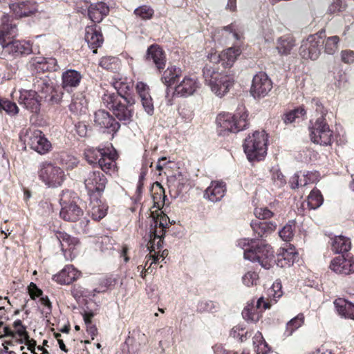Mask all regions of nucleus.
<instances>
[{"label": "nucleus", "mask_w": 354, "mask_h": 354, "mask_svg": "<svg viewBox=\"0 0 354 354\" xmlns=\"http://www.w3.org/2000/svg\"><path fill=\"white\" fill-rule=\"evenodd\" d=\"M324 52L328 55H333L338 48V44L339 42V37L338 36H331L327 38L324 37Z\"/></svg>", "instance_id": "obj_44"}, {"label": "nucleus", "mask_w": 354, "mask_h": 354, "mask_svg": "<svg viewBox=\"0 0 354 354\" xmlns=\"http://www.w3.org/2000/svg\"><path fill=\"white\" fill-rule=\"evenodd\" d=\"M154 215V212H152ZM169 218L162 211L157 212V216H153V223L151 224V237L157 239L165 235L166 230L168 227Z\"/></svg>", "instance_id": "obj_18"}, {"label": "nucleus", "mask_w": 354, "mask_h": 354, "mask_svg": "<svg viewBox=\"0 0 354 354\" xmlns=\"http://www.w3.org/2000/svg\"><path fill=\"white\" fill-rule=\"evenodd\" d=\"M82 78L81 73L74 69H68L62 75V86L64 90L67 92L72 91L73 88H77Z\"/></svg>", "instance_id": "obj_24"}, {"label": "nucleus", "mask_w": 354, "mask_h": 354, "mask_svg": "<svg viewBox=\"0 0 354 354\" xmlns=\"http://www.w3.org/2000/svg\"><path fill=\"white\" fill-rule=\"evenodd\" d=\"M257 239H243L238 241L237 245L244 250L243 255L248 250H252L256 245Z\"/></svg>", "instance_id": "obj_56"}, {"label": "nucleus", "mask_w": 354, "mask_h": 354, "mask_svg": "<svg viewBox=\"0 0 354 354\" xmlns=\"http://www.w3.org/2000/svg\"><path fill=\"white\" fill-rule=\"evenodd\" d=\"M226 191L225 183L222 181H213L206 189L204 197L212 202H217L221 200Z\"/></svg>", "instance_id": "obj_29"}, {"label": "nucleus", "mask_w": 354, "mask_h": 354, "mask_svg": "<svg viewBox=\"0 0 354 354\" xmlns=\"http://www.w3.org/2000/svg\"><path fill=\"white\" fill-rule=\"evenodd\" d=\"M330 268L339 274H350L354 272V257L348 254H341L334 258L330 264Z\"/></svg>", "instance_id": "obj_13"}, {"label": "nucleus", "mask_w": 354, "mask_h": 354, "mask_svg": "<svg viewBox=\"0 0 354 354\" xmlns=\"http://www.w3.org/2000/svg\"><path fill=\"white\" fill-rule=\"evenodd\" d=\"M165 235H162L157 239L151 237V233L149 234V241L147 244V249L150 252L155 251L156 249L160 250L162 248L163 239Z\"/></svg>", "instance_id": "obj_55"}, {"label": "nucleus", "mask_w": 354, "mask_h": 354, "mask_svg": "<svg viewBox=\"0 0 354 354\" xmlns=\"http://www.w3.org/2000/svg\"><path fill=\"white\" fill-rule=\"evenodd\" d=\"M243 318L247 322H257L259 319V313L253 304H248L242 311Z\"/></svg>", "instance_id": "obj_45"}, {"label": "nucleus", "mask_w": 354, "mask_h": 354, "mask_svg": "<svg viewBox=\"0 0 354 354\" xmlns=\"http://www.w3.org/2000/svg\"><path fill=\"white\" fill-rule=\"evenodd\" d=\"M136 91L144 110L149 115H152L154 112V106L149 86L145 83L139 82L136 84Z\"/></svg>", "instance_id": "obj_22"}, {"label": "nucleus", "mask_w": 354, "mask_h": 354, "mask_svg": "<svg viewBox=\"0 0 354 354\" xmlns=\"http://www.w3.org/2000/svg\"><path fill=\"white\" fill-rule=\"evenodd\" d=\"M30 64L37 73L45 71H55L57 70V60L55 58H46L44 57H32Z\"/></svg>", "instance_id": "obj_26"}, {"label": "nucleus", "mask_w": 354, "mask_h": 354, "mask_svg": "<svg viewBox=\"0 0 354 354\" xmlns=\"http://www.w3.org/2000/svg\"><path fill=\"white\" fill-rule=\"evenodd\" d=\"M109 13V6L102 1L91 3L88 8V16L94 24L101 22Z\"/></svg>", "instance_id": "obj_23"}, {"label": "nucleus", "mask_w": 354, "mask_h": 354, "mask_svg": "<svg viewBox=\"0 0 354 354\" xmlns=\"http://www.w3.org/2000/svg\"><path fill=\"white\" fill-rule=\"evenodd\" d=\"M85 41L93 50V53H97V48L101 47L104 42L101 27L97 24L87 26L85 28Z\"/></svg>", "instance_id": "obj_16"}, {"label": "nucleus", "mask_w": 354, "mask_h": 354, "mask_svg": "<svg viewBox=\"0 0 354 354\" xmlns=\"http://www.w3.org/2000/svg\"><path fill=\"white\" fill-rule=\"evenodd\" d=\"M10 8L17 18L29 17L37 11L35 5L28 1L10 4Z\"/></svg>", "instance_id": "obj_34"}, {"label": "nucleus", "mask_w": 354, "mask_h": 354, "mask_svg": "<svg viewBox=\"0 0 354 354\" xmlns=\"http://www.w3.org/2000/svg\"><path fill=\"white\" fill-rule=\"evenodd\" d=\"M113 87L116 93L109 92V94L118 95L124 102H127L129 105H134L136 103L135 96L131 93L133 89V83L125 82L121 80L115 81L113 83Z\"/></svg>", "instance_id": "obj_20"}, {"label": "nucleus", "mask_w": 354, "mask_h": 354, "mask_svg": "<svg viewBox=\"0 0 354 354\" xmlns=\"http://www.w3.org/2000/svg\"><path fill=\"white\" fill-rule=\"evenodd\" d=\"M220 74L221 73L218 71V69L210 64H206L203 68V75L208 86L214 78L218 77Z\"/></svg>", "instance_id": "obj_49"}, {"label": "nucleus", "mask_w": 354, "mask_h": 354, "mask_svg": "<svg viewBox=\"0 0 354 354\" xmlns=\"http://www.w3.org/2000/svg\"><path fill=\"white\" fill-rule=\"evenodd\" d=\"M63 94L62 91H57L53 87V91L44 96H41V98H44L45 101L51 104H57L61 102Z\"/></svg>", "instance_id": "obj_53"}, {"label": "nucleus", "mask_w": 354, "mask_h": 354, "mask_svg": "<svg viewBox=\"0 0 354 354\" xmlns=\"http://www.w3.org/2000/svg\"><path fill=\"white\" fill-rule=\"evenodd\" d=\"M105 148H94L90 147L85 150L84 157L86 161L90 164L95 166L98 165V161L100 160L101 158L104 156Z\"/></svg>", "instance_id": "obj_38"}, {"label": "nucleus", "mask_w": 354, "mask_h": 354, "mask_svg": "<svg viewBox=\"0 0 354 354\" xmlns=\"http://www.w3.org/2000/svg\"><path fill=\"white\" fill-rule=\"evenodd\" d=\"M13 327L16 330V333L21 337V339L29 338L28 333L26 330V327L23 325L20 319H17L13 323Z\"/></svg>", "instance_id": "obj_57"}, {"label": "nucleus", "mask_w": 354, "mask_h": 354, "mask_svg": "<svg viewBox=\"0 0 354 354\" xmlns=\"http://www.w3.org/2000/svg\"><path fill=\"white\" fill-rule=\"evenodd\" d=\"M42 98L33 91L21 93L19 102L21 105L30 110L32 113H37L40 111V101Z\"/></svg>", "instance_id": "obj_19"}, {"label": "nucleus", "mask_w": 354, "mask_h": 354, "mask_svg": "<svg viewBox=\"0 0 354 354\" xmlns=\"http://www.w3.org/2000/svg\"><path fill=\"white\" fill-rule=\"evenodd\" d=\"M133 13L141 19L147 20L152 18L154 11L150 6L143 5L136 8Z\"/></svg>", "instance_id": "obj_51"}, {"label": "nucleus", "mask_w": 354, "mask_h": 354, "mask_svg": "<svg viewBox=\"0 0 354 354\" xmlns=\"http://www.w3.org/2000/svg\"><path fill=\"white\" fill-rule=\"evenodd\" d=\"M182 71L175 66L168 67L161 77V82L167 86L166 98L169 97V87L179 81Z\"/></svg>", "instance_id": "obj_30"}, {"label": "nucleus", "mask_w": 354, "mask_h": 354, "mask_svg": "<svg viewBox=\"0 0 354 354\" xmlns=\"http://www.w3.org/2000/svg\"><path fill=\"white\" fill-rule=\"evenodd\" d=\"M317 171H305L303 174L304 179H301V186H305L308 183H313L318 178Z\"/></svg>", "instance_id": "obj_58"}, {"label": "nucleus", "mask_w": 354, "mask_h": 354, "mask_svg": "<svg viewBox=\"0 0 354 354\" xmlns=\"http://www.w3.org/2000/svg\"><path fill=\"white\" fill-rule=\"evenodd\" d=\"M298 254L293 249H283L282 252L277 256V259H274L273 263H275L278 267L286 268L293 265Z\"/></svg>", "instance_id": "obj_32"}, {"label": "nucleus", "mask_w": 354, "mask_h": 354, "mask_svg": "<svg viewBox=\"0 0 354 354\" xmlns=\"http://www.w3.org/2000/svg\"><path fill=\"white\" fill-rule=\"evenodd\" d=\"M346 5L342 0H333L328 6L327 12L330 15L337 14L345 10Z\"/></svg>", "instance_id": "obj_54"}, {"label": "nucleus", "mask_w": 354, "mask_h": 354, "mask_svg": "<svg viewBox=\"0 0 354 354\" xmlns=\"http://www.w3.org/2000/svg\"><path fill=\"white\" fill-rule=\"evenodd\" d=\"M37 173L39 180L48 187H58L65 180L64 170L47 161L39 164Z\"/></svg>", "instance_id": "obj_6"}, {"label": "nucleus", "mask_w": 354, "mask_h": 354, "mask_svg": "<svg viewBox=\"0 0 354 354\" xmlns=\"http://www.w3.org/2000/svg\"><path fill=\"white\" fill-rule=\"evenodd\" d=\"M341 59L345 64L354 62V51L351 50H344L341 51Z\"/></svg>", "instance_id": "obj_63"}, {"label": "nucleus", "mask_w": 354, "mask_h": 354, "mask_svg": "<svg viewBox=\"0 0 354 354\" xmlns=\"http://www.w3.org/2000/svg\"><path fill=\"white\" fill-rule=\"evenodd\" d=\"M24 142L31 149L41 155L48 153L52 148L50 142L39 129L28 130L24 136Z\"/></svg>", "instance_id": "obj_8"}, {"label": "nucleus", "mask_w": 354, "mask_h": 354, "mask_svg": "<svg viewBox=\"0 0 354 354\" xmlns=\"http://www.w3.org/2000/svg\"><path fill=\"white\" fill-rule=\"evenodd\" d=\"M234 82V80L232 75L221 73L220 75L214 78L209 86L217 96L222 97L229 91Z\"/></svg>", "instance_id": "obj_15"}, {"label": "nucleus", "mask_w": 354, "mask_h": 354, "mask_svg": "<svg viewBox=\"0 0 354 354\" xmlns=\"http://www.w3.org/2000/svg\"><path fill=\"white\" fill-rule=\"evenodd\" d=\"M248 113L244 106L239 107L234 114L220 113L216 117V124L223 132L237 133L248 127Z\"/></svg>", "instance_id": "obj_2"}, {"label": "nucleus", "mask_w": 354, "mask_h": 354, "mask_svg": "<svg viewBox=\"0 0 354 354\" xmlns=\"http://www.w3.org/2000/svg\"><path fill=\"white\" fill-rule=\"evenodd\" d=\"M333 304L339 315L354 319V304L353 303L344 298H337Z\"/></svg>", "instance_id": "obj_33"}, {"label": "nucleus", "mask_w": 354, "mask_h": 354, "mask_svg": "<svg viewBox=\"0 0 354 354\" xmlns=\"http://www.w3.org/2000/svg\"><path fill=\"white\" fill-rule=\"evenodd\" d=\"M295 45V40L292 37L283 36L277 39L276 48L279 54L288 55L290 53Z\"/></svg>", "instance_id": "obj_39"}, {"label": "nucleus", "mask_w": 354, "mask_h": 354, "mask_svg": "<svg viewBox=\"0 0 354 354\" xmlns=\"http://www.w3.org/2000/svg\"><path fill=\"white\" fill-rule=\"evenodd\" d=\"M120 99L118 95L109 94L106 91L102 96L104 105L113 112V115L122 124H128L132 120L133 105H129L127 102Z\"/></svg>", "instance_id": "obj_3"}, {"label": "nucleus", "mask_w": 354, "mask_h": 354, "mask_svg": "<svg viewBox=\"0 0 354 354\" xmlns=\"http://www.w3.org/2000/svg\"><path fill=\"white\" fill-rule=\"evenodd\" d=\"M324 201L323 196L319 189H313L308 197V205L310 209H316Z\"/></svg>", "instance_id": "obj_43"}, {"label": "nucleus", "mask_w": 354, "mask_h": 354, "mask_svg": "<svg viewBox=\"0 0 354 354\" xmlns=\"http://www.w3.org/2000/svg\"><path fill=\"white\" fill-rule=\"evenodd\" d=\"M254 234L263 239L272 234L277 228V224L272 221L254 220L250 223Z\"/></svg>", "instance_id": "obj_25"}, {"label": "nucleus", "mask_w": 354, "mask_h": 354, "mask_svg": "<svg viewBox=\"0 0 354 354\" xmlns=\"http://www.w3.org/2000/svg\"><path fill=\"white\" fill-rule=\"evenodd\" d=\"M240 55L239 49L230 48L220 54L218 63L223 67H231Z\"/></svg>", "instance_id": "obj_36"}, {"label": "nucleus", "mask_w": 354, "mask_h": 354, "mask_svg": "<svg viewBox=\"0 0 354 354\" xmlns=\"http://www.w3.org/2000/svg\"><path fill=\"white\" fill-rule=\"evenodd\" d=\"M60 162L67 169H73L77 165L79 162L75 157L64 153L60 157Z\"/></svg>", "instance_id": "obj_52"}, {"label": "nucleus", "mask_w": 354, "mask_h": 354, "mask_svg": "<svg viewBox=\"0 0 354 354\" xmlns=\"http://www.w3.org/2000/svg\"><path fill=\"white\" fill-rule=\"evenodd\" d=\"M309 130L310 140L314 143L323 146L331 145L333 131L323 116L317 118L315 123L309 127Z\"/></svg>", "instance_id": "obj_7"}, {"label": "nucleus", "mask_w": 354, "mask_h": 354, "mask_svg": "<svg viewBox=\"0 0 354 354\" xmlns=\"http://www.w3.org/2000/svg\"><path fill=\"white\" fill-rule=\"evenodd\" d=\"M95 124L104 129L109 133H115L120 128V124L108 111L100 109L94 114Z\"/></svg>", "instance_id": "obj_12"}, {"label": "nucleus", "mask_w": 354, "mask_h": 354, "mask_svg": "<svg viewBox=\"0 0 354 354\" xmlns=\"http://www.w3.org/2000/svg\"><path fill=\"white\" fill-rule=\"evenodd\" d=\"M272 88V82L268 75L263 72L256 74L252 79L250 93L254 98L266 96Z\"/></svg>", "instance_id": "obj_11"}, {"label": "nucleus", "mask_w": 354, "mask_h": 354, "mask_svg": "<svg viewBox=\"0 0 354 354\" xmlns=\"http://www.w3.org/2000/svg\"><path fill=\"white\" fill-rule=\"evenodd\" d=\"M306 114V111L304 108L299 107L291 110L282 116V120L286 124H291L295 121L296 118H299Z\"/></svg>", "instance_id": "obj_48"}, {"label": "nucleus", "mask_w": 354, "mask_h": 354, "mask_svg": "<svg viewBox=\"0 0 354 354\" xmlns=\"http://www.w3.org/2000/svg\"><path fill=\"white\" fill-rule=\"evenodd\" d=\"M100 196H97V199L90 198L89 212L91 217L95 221L102 219L107 213L108 205L100 200Z\"/></svg>", "instance_id": "obj_31"}, {"label": "nucleus", "mask_w": 354, "mask_h": 354, "mask_svg": "<svg viewBox=\"0 0 354 354\" xmlns=\"http://www.w3.org/2000/svg\"><path fill=\"white\" fill-rule=\"evenodd\" d=\"M220 308V305L218 302L211 300H201L199 301L197 306L196 311L200 313H214L217 312Z\"/></svg>", "instance_id": "obj_41"}, {"label": "nucleus", "mask_w": 354, "mask_h": 354, "mask_svg": "<svg viewBox=\"0 0 354 354\" xmlns=\"http://www.w3.org/2000/svg\"><path fill=\"white\" fill-rule=\"evenodd\" d=\"M75 130L80 137L84 138L88 134V125L83 122H78L75 124Z\"/></svg>", "instance_id": "obj_64"}, {"label": "nucleus", "mask_w": 354, "mask_h": 354, "mask_svg": "<svg viewBox=\"0 0 354 354\" xmlns=\"http://www.w3.org/2000/svg\"><path fill=\"white\" fill-rule=\"evenodd\" d=\"M183 180V179L180 172L170 176V178L168 179V182L170 184V186H174L180 191L182 189V187L184 185Z\"/></svg>", "instance_id": "obj_60"}, {"label": "nucleus", "mask_w": 354, "mask_h": 354, "mask_svg": "<svg viewBox=\"0 0 354 354\" xmlns=\"http://www.w3.org/2000/svg\"><path fill=\"white\" fill-rule=\"evenodd\" d=\"M198 87L199 83L196 78L185 77L179 84L175 86L172 95L186 97L194 94Z\"/></svg>", "instance_id": "obj_17"}, {"label": "nucleus", "mask_w": 354, "mask_h": 354, "mask_svg": "<svg viewBox=\"0 0 354 354\" xmlns=\"http://www.w3.org/2000/svg\"><path fill=\"white\" fill-rule=\"evenodd\" d=\"M118 158V154L114 151L113 152H111L109 148H105L104 149V156L103 155V157L101 158L100 160L98 161V167H103V163H109L108 159H113V160H115Z\"/></svg>", "instance_id": "obj_59"}, {"label": "nucleus", "mask_w": 354, "mask_h": 354, "mask_svg": "<svg viewBox=\"0 0 354 354\" xmlns=\"http://www.w3.org/2000/svg\"><path fill=\"white\" fill-rule=\"evenodd\" d=\"M295 221H289L288 223L279 232V236L285 241H290L294 236Z\"/></svg>", "instance_id": "obj_47"}, {"label": "nucleus", "mask_w": 354, "mask_h": 354, "mask_svg": "<svg viewBox=\"0 0 354 354\" xmlns=\"http://www.w3.org/2000/svg\"><path fill=\"white\" fill-rule=\"evenodd\" d=\"M57 239L60 243L62 250L66 252L67 250L71 251L79 243V240L68 234L66 232H59L57 234Z\"/></svg>", "instance_id": "obj_37"}, {"label": "nucleus", "mask_w": 354, "mask_h": 354, "mask_svg": "<svg viewBox=\"0 0 354 354\" xmlns=\"http://www.w3.org/2000/svg\"><path fill=\"white\" fill-rule=\"evenodd\" d=\"M304 322V316L302 313L298 314L296 317L291 319L286 324L285 335L290 336L293 332L299 328Z\"/></svg>", "instance_id": "obj_42"}, {"label": "nucleus", "mask_w": 354, "mask_h": 354, "mask_svg": "<svg viewBox=\"0 0 354 354\" xmlns=\"http://www.w3.org/2000/svg\"><path fill=\"white\" fill-rule=\"evenodd\" d=\"M60 204L62 209L59 215L64 221L76 222L83 216L84 212L76 201L67 202L63 198H61Z\"/></svg>", "instance_id": "obj_14"}, {"label": "nucleus", "mask_w": 354, "mask_h": 354, "mask_svg": "<svg viewBox=\"0 0 354 354\" xmlns=\"http://www.w3.org/2000/svg\"><path fill=\"white\" fill-rule=\"evenodd\" d=\"M1 46L3 48L1 55L12 59L27 56L32 52L30 43L25 40L12 39Z\"/></svg>", "instance_id": "obj_10"}, {"label": "nucleus", "mask_w": 354, "mask_h": 354, "mask_svg": "<svg viewBox=\"0 0 354 354\" xmlns=\"http://www.w3.org/2000/svg\"><path fill=\"white\" fill-rule=\"evenodd\" d=\"M99 65L104 69L113 71L119 66V59L115 57L106 56L101 58Z\"/></svg>", "instance_id": "obj_46"}, {"label": "nucleus", "mask_w": 354, "mask_h": 354, "mask_svg": "<svg viewBox=\"0 0 354 354\" xmlns=\"http://www.w3.org/2000/svg\"><path fill=\"white\" fill-rule=\"evenodd\" d=\"M268 136L265 131H254L244 140L243 150L249 161H260L267 154Z\"/></svg>", "instance_id": "obj_1"}, {"label": "nucleus", "mask_w": 354, "mask_h": 354, "mask_svg": "<svg viewBox=\"0 0 354 354\" xmlns=\"http://www.w3.org/2000/svg\"><path fill=\"white\" fill-rule=\"evenodd\" d=\"M324 33L325 30L323 29L309 35L306 39L301 41L299 54L302 58L317 60L319 57L324 44Z\"/></svg>", "instance_id": "obj_5"}, {"label": "nucleus", "mask_w": 354, "mask_h": 354, "mask_svg": "<svg viewBox=\"0 0 354 354\" xmlns=\"http://www.w3.org/2000/svg\"><path fill=\"white\" fill-rule=\"evenodd\" d=\"M79 276L80 272L73 265H67L58 274L53 275V279L61 285L70 284Z\"/></svg>", "instance_id": "obj_28"}, {"label": "nucleus", "mask_w": 354, "mask_h": 354, "mask_svg": "<svg viewBox=\"0 0 354 354\" xmlns=\"http://www.w3.org/2000/svg\"><path fill=\"white\" fill-rule=\"evenodd\" d=\"M107 179L100 171H90L84 179V185L90 198L97 199L104 191Z\"/></svg>", "instance_id": "obj_9"}, {"label": "nucleus", "mask_w": 354, "mask_h": 354, "mask_svg": "<svg viewBox=\"0 0 354 354\" xmlns=\"http://www.w3.org/2000/svg\"><path fill=\"white\" fill-rule=\"evenodd\" d=\"M4 111L10 115H15L19 109L17 104L7 99L0 97V112Z\"/></svg>", "instance_id": "obj_50"}, {"label": "nucleus", "mask_w": 354, "mask_h": 354, "mask_svg": "<svg viewBox=\"0 0 354 354\" xmlns=\"http://www.w3.org/2000/svg\"><path fill=\"white\" fill-rule=\"evenodd\" d=\"M35 92L37 94L40 93V96L48 95L50 92L53 91V83L49 79L39 78L36 80L34 83Z\"/></svg>", "instance_id": "obj_40"}, {"label": "nucleus", "mask_w": 354, "mask_h": 354, "mask_svg": "<svg viewBox=\"0 0 354 354\" xmlns=\"http://www.w3.org/2000/svg\"><path fill=\"white\" fill-rule=\"evenodd\" d=\"M252 250H248L245 259L252 262H258L265 269H270L273 265L274 251L270 245L264 239H257L256 245Z\"/></svg>", "instance_id": "obj_4"}, {"label": "nucleus", "mask_w": 354, "mask_h": 354, "mask_svg": "<svg viewBox=\"0 0 354 354\" xmlns=\"http://www.w3.org/2000/svg\"><path fill=\"white\" fill-rule=\"evenodd\" d=\"M351 248L349 239L344 236H337L332 242V250L337 254H347Z\"/></svg>", "instance_id": "obj_35"}, {"label": "nucleus", "mask_w": 354, "mask_h": 354, "mask_svg": "<svg viewBox=\"0 0 354 354\" xmlns=\"http://www.w3.org/2000/svg\"><path fill=\"white\" fill-rule=\"evenodd\" d=\"M2 24L0 28V45L3 44L9 40L13 39L17 35V25L10 23V16L4 15L1 19Z\"/></svg>", "instance_id": "obj_27"}, {"label": "nucleus", "mask_w": 354, "mask_h": 354, "mask_svg": "<svg viewBox=\"0 0 354 354\" xmlns=\"http://www.w3.org/2000/svg\"><path fill=\"white\" fill-rule=\"evenodd\" d=\"M258 279V274L255 272H248L242 278L243 283L250 287L253 286Z\"/></svg>", "instance_id": "obj_62"}, {"label": "nucleus", "mask_w": 354, "mask_h": 354, "mask_svg": "<svg viewBox=\"0 0 354 354\" xmlns=\"http://www.w3.org/2000/svg\"><path fill=\"white\" fill-rule=\"evenodd\" d=\"M146 60L152 62L159 72L164 69L166 64L165 52L158 45H151L147 50Z\"/></svg>", "instance_id": "obj_21"}, {"label": "nucleus", "mask_w": 354, "mask_h": 354, "mask_svg": "<svg viewBox=\"0 0 354 354\" xmlns=\"http://www.w3.org/2000/svg\"><path fill=\"white\" fill-rule=\"evenodd\" d=\"M254 214L259 221H265L266 219L270 218L273 216L272 212H271L267 207L256 208L254 210Z\"/></svg>", "instance_id": "obj_61"}]
</instances>
